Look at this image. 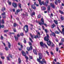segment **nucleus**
<instances>
[{
	"instance_id": "1",
	"label": "nucleus",
	"mask_w": 64,
	"mask_h": 64,
	"mask_svg": "<svg viewBox=\"0 0 64 64\" xmlns=\"http://www.w3.org/2000/svg\"><path fill=\"white\" fill-rule=\"evenodd\" d=\"M22 55H23L24 56V57H25V58H26V62H28V56H26V53H25V52L23 51H22Z\"/></svg>"
},
{
	"instance_id": "2",
	"label": "nucleus",
	"mask_w": 64,
	"mask_h": 64,
	"mask_svg": "<svg viewBox=\"0 0 64 64\" xmlns=\"http://www.w3.org/2000/svg\"><path fill=\"white\" fill-rule=\"evenodd\" d=\"M24 30L25 31L26 33L28 32V26L27 25L25 26L24 28Z\"/></svg>"
},
{
	"instance_id": "3",
	"label": "nucleus",
	"mask_w": 64,
	"mask_h": 64,
	"mask_svg": "<svg viewBox=\"0 0 64 64\" xmlns=\"http://www.w3.org/2000/svg\"><path fill=\"white\" fill-rule=\"evenodd\" d=\"M46 35L47 36L45 37L44 38V39L45 41H47L49 40V38L50 37L49 36V35L47 34H46Z\"/></svg>"
},
{
	"instance_id": "4",
	"label": "nucleus",
	"mask_w": 64,
	"mask_h": 64,
	"mask_svg": "<svg viewBox=\"0 0 64 64\" xmlns=\"http://www.w3.org/2000/svg\"><path fill=\"white\" fill-rule=\"evenodd\" d=\"M41 22H38V24L40 25H41L42 24L43 25L44 24V20H43V18H42L41 19Z\"/></svg>"
},
{
	"instance_id": "5",
	"label": "nucleus",
	"mask_w": 64,
	"mask_h": 64,
	"mask_svg": "<svg viewBox=\"0 0 64 64\" xmlns=\"http://www.w3.org/2000/svg\"><path fill=\"white\" fill-rule=\"evenodd\" d=\"M41 59H38V58L37 59V61L38 62H39V63H40V64H44V61L43 60L40 61Z\"/></svg>"
},
{
	"instance_id": "6",
	"label": "nucleus",
	"mask_w": 64,
	"mask_h": 64,
	"mask_svg": "<svg viewBox=\"0 0 64 64\" xmlns=\"http://www.w3.org/2000/svg\"><path fill=\"white\" fill-rule=\"evenodd\" d=\"M20 36V35L19 34H18L17 35V36H14V37L16 41H17V40H18V37H19Z\"/></svg>"
},
{
	"instance_id": "7",
	"label": "nucleus",
	"mask_w": 64,
	"mask_h": 64,
	"mask_svg": "<svg viewBox=\"0 0 64 64\" xmlns=\"http://www.w3.org/2000/svg\"><path fill=\"white\" fill-rule=\"evenodd\" d=\"M38 55L39 56V58L38 59H41L42 58V55L41 53H39Z\"/></svg>"
},
{
	"instance_id": "8",
	"label": "nucleus",
	"mask_w": 64,
	"mask_h": 64,
	"mask_svg": "<svg viewBox=\"0 0 64 64\" xmlns=\"http://www.w3.org/2000/svg\"><path fill=\"white\" fill-rule=\"evenodd\" d=\"M38 1L39 2V3L40 5H42V4H44V2L43 1H42L41 2V0H38Z\"/></svg>"
},
{
	"instance_id": "9",
	"label": "nucleus",
	"mask_w": 64,
	"mask_h": 64,
	"mask_svg": "<svg viewBox=\"0 0 64 64\" xmlns=\"http://www.w3.org/2000/svg\"><path fill=\"white\" fill-rule=\"evenodd\" d=\"M12 5L14 8H16L17 6V4L15 2L12 3Z\"/></svg>"
},
{
	"instance_id": "10",
	"label": "nucleus",
	"mask_w": 64,
	"mask_h": 64,
	"mask_svg": "<svg viewBox=\"0 0 64 64\" xmlns=\"http://www.w3.org/2000/svg\"><path fill=\"white\" fill-rule=\"evenodd\" d=\"M12 58V55L9 54L8 57V56L6 57V58H7L8 60H10V59L9 58Z\"/></svg>"
},
{
	"instance_id": "11",
	"label": "nucleus",
	"mask_w": 64,
	"mask_h": 64,
	"mask_svg": "<svg viewBox=\"0 0 64 64\" xmlns=\"http://www.w3.org/2000/svg\"><path fill=\"white\" fill-rule=\"evenodd\" d=\"M47 41V44L48 46H50L51 45V42L50 41V40H49V42L48 41Z\"/></svg>"
},
{
	"instance_id": "12",
	"label": "nucleus",
	"mask_w": 64,
	"mask_h": 64,
	"mask_svg": "<svg viewBox=\"0 0 64 64\" xmlns=\"http://www.w3.org/2000/svg\"><path fill=\"white\" fill-rule=\"evenodd\" d=\"M50 36H51L52 35L54 36V37H55L56 36V34H55V33L53 32L52 34H50Z\"/></svg>"
},
{
	"instance_id": "13",
	"label": "nucleus",
	"mask_w": 64,
	"mask_h": 64,
	"mask_svg": "<svg viewBox=\"0 0 64 64\" xmlns=\"http://www.w3.org/2000/svg\"><path fill=\"white\" fill-rule=\"evenodd\" d=\"M2 16H3V18L4 19H5V18H6V16L5 15V12H4L2 14Z\"/></svg>"
},
{
	"instance_id": "14",
	"label": "nucleus",
	"mask_w": 64,
	"mask_h": 64,
	"mask_svg": "<svg viewBox=\"0 0 64 64\" xmlns=\"http://www.w3.org/2000/svg\"><path fill=\"white\" fill-rule=\"evenodd\" d=\"M50 5L52 8H55V5L54 4H52V3H51L50 4Z\"/></svg>"
},
{
	"instance_id": "15",
	"label": "nucleus",
	"mask_w": 64,
	"mask_h": 64,
	"mask_svg": "<svg viewBox=\"0 0 64 64\" xmlns=\"http://www.w3.org/2000/svg\"><path fill=\"white\" fill-rule=\"evenodd\" d=\"M31 7L32 9H36V7L34 5H32L31 6Z\"/></svg>"
},
{
	"instance_id": "16",
	"label": "nucleus",
	"mask_w": 64,
	"mask_h": 64,
	"mask_svg": "<svg viewBox=\"0 0 64 64\" xmlns=\"http://www.w3.org/2000/svg\"><path fill=\"white\" fill-rule=\"evenodd\" d=\"M1 20H0V28H3L4 27V25H2V26L1 25Z\"/></svg>"
},
{
	"instance_id": "17",
	"label": "nucleus",
	"mask_w": 64,
	"mask_h": 64,
	"mask_svg": "<svg viewBox=\"0 0 64 64\" xmlns=\"http://www.w3.org/2000/svg\"><path fill=\"white\" fill-rule=\"evenodd\" d=\"M60 16H61L60 19L62 21L64 20V16H62V15H61Z\"/></svg>"
},
{
	"instance_id": "18",
	"label": "nucleus",
	"mask_w": 64,
	"mask_h": 64,
	"mask_svg": "<svg viewBox=\"0 0 64 64\" xmlns=\"http://www.w3.org/2000/svg\"><path fill=\"white\" fill-rule=\"evenodd\" d=\"M40 38V36H38V35H37L36 36H34V38H35L36 39V38Z\"/></svg>"
},
{
	"instance_id": "19",
	"label": "nucleus",
	"mask_w": 64,
	"mask_h": 64,
	"mask_svg": "<svg viewBox=\"0 0 64 64\" xmlns=\"http://www.w3.org/2000/svg\"><path fill=\"white\" fill-rule=\"evenodd\" d=\"M51 47H54L55 46V44L53 43V42H52L51 44H50Z\"/></svg>"
},
{
	"instance_id": "20",
	"label": "nucleus",
	"mask_w": 64,
	"mask_h": 64,
	"mask_svg": "<svg viewBox=\"0 0 64 64\" xmlns=\"http://www.w3.org/2000/svg\"><path fill=\"white\" fill-rule=\"evenodd\" d=\"M42 10H45L46 8L45 7H42L41 8Z\"/></svg>"
},
{
	"instance_id": "21",
	"label": "nucleus",
	"mask_w": 64,
	"mask_h": 64,
	"mask_svg": "<svg viewBox=\"0 0 64 64\" xmlns=\"http://www.w3.org/2000/svg\"><path fill=\"white\" fill-rule=\"evenodd\" d=\"M49 2V0H47V1H46L45 4L46 6H47L48 2Z\"/></svg>"
},
{
	"instance_id": "22",
	"label": "nucleus",
	"mask_w": 64,
	"mask_h": 64,
	"mask_svg": "<svg viewBox=\"0 0 64 64\" xmlns=\"http://www.w3.org/2000/svg\"><path fill=\"white\" fill-rule=\"evenodd\" d=\"M40 44L41 46H43V45H44V44H43V43L42 42H41L40 43Z\"/></svg>"
},
{
	"instance_id": "23",
	"label": "nucleus",
	"mask_w": 64,
	"mask_h": 64,
	"mask_svg": "<svg viewBox=\"0 0 64 64\" xmlns=\"http://www.w3.org/2000/svg\"><path fill=\"white\" fill-rule=\"evenodd\" d=\"M30 36H31V38H32V39H34V38H33V37L34 38V35H32V34H30Z\"/></svg>"
},
{
	"instance_id": "24",
	"label": "nucleus",
	"mask_w": 64,
	"mask_h": 64,
	"mask_svg": "<svg viewBox=\"0 0 64 64\" xmlns=\"http://www.w3.org/2000/svg\"><path fill=\"white\" fill-rule=\"evenodd\" d=\"M8 47L9 48H10V47H11V44H10V43H9V42H8Z\"/></svg>"
},
{
	"instance_id": "25",
	"label": "nucleus",
	"mask_w": 64,
	"mask_h": 64,
	"mask_svg": "<svg viewBox=\"0 0 64 64\" xmlns=\"http://www.w3.org/2000/svg\"><path fill=\"white\" fill-rule=\"evenodd\" d=\"M54 23L56 24H58V22L56 20H54Z\"/></svg>"
},
{
	"instance_id": "26",
	"label": "nucleus",
	"mask_w": 64,
	"mask_h": 64,
	"mask_svg": "<svg viewBox=\"0 0 64 64\" xmlns=\"http://www.w3.org/2000/svg\"><path fill=\"white\" fill-rule=\"evenodd\" d=\"M59 12L61 14H64V12L62 11H61V10H59Z\"/></svg>"
},
{
	"instance_id": "27",
	"label": "nucleus",
	"mask_w": 64,
	"mask_h": 64,
	"mask_svg": "<svg viewBox=\"0 0 64 64\" xmlns=\"http://www.w3.org/2000/svg\"><path fill=\"white\" fill-rule=\"evenodd\" d=\"M33 52L34 53V54H36V55H37V52H36V50H33Z\"/></svg>"
},
{
	"instance_id": "28",
	"label": "nucleus",
	"mask_w": 64,
	"mask_h": 64,
	"mask_svg": "<svg viewBox=\"0 0 64 64\" xmlns=\"http://www.w3.org/2000/svg\"><path fill=\"white\" fill-rule=\"evenodd\" d=\"M17 25V24L15 22L14 23V24L13 26L14 27H16V26Z\"/></svg>"
},
{
	"instance_id": "29",
	"label": "nucleus",
	"mask_w": 64,
	"mask_h": 64,
	"mask_svg": "<svg viewBox=\"0 0 64 64\" xmlns=\"http://www.w3.org/2000/svg\"><path fill=\"white\" fill-rule=\"evenodd\" d=\"M8 4L9 5H11V2H10L9 1V0H8Z\"/></svg>"
},
{
	"instance_id": "30",
	"label": "nucleus",
	"mask_w": 64,
	"mask_h": 64,
	"mask_svg": "<svg viewBox=\"0 0 64 64\" xmlns=\"http://www.w3.org/2000/svg\"><path fill=\"white\" fill-rule=\"evenodd\" d=\"M55 33H56V34H58L60 33V32H58V31L57 30L55 31Z\"/></svg>"
},
{
	"instance_id": "31",
	"label": "nucleus",
	"mask_w": 64,
	"mask_h": 64,
	"mask_svg": "<svg viewBox=\"0 0 64 64\" xmlns=\"http://www.w3.org/2000/svg\"><path fill=\"white\" fill-rule=\"evenodd\" d=\"M48 12H49V11H50V6H48Z\"/></svg>"
},
{
	"instance_id": "32",
	"label": "nucleus",
	"mask_w": 64,
	"mask_h": 64,
	"mask_svg": "<svg viewBox=\"0 0 64 64\" xmlns=\"http://www.w3.org/2000/svg\"><path fill=\"white\" fill-rule=\"evenodd\" d=\"M55 26V25L54 24H53L52 26L51 27L52 28H54Z\"/></svg>"
},
{
	"instance_id": "33",
	"label": "nucleus",
	"mask_w": 64,
	"mask_h": 64,
	"mask_svg": "<svg viewBox=\"0 0 64 64\" xmlns=\"http://www.w3.org/2000/svg\"><path fill=\"white\" fill-rule=\"evenodd\" d=\"M16 12H17L15 13V14H17L18 12H20V10H16Z\"/></svg>"
},
{
	"instance_id": "34",
	"label": "nucleus",
	"mask_w": 64,
	"mask_h": 64,
	"mask_svg": "<svg viewBox=\"0 0 64 64\" xmlns=\"http://www.w3.org/2000/svg\"><path fill=\"white\" fill-rule=\"evenodd\" d=\"M4 10H5V7H3L2 9V11H4Z\"/></svg>"
},
{
	"instance_id": "35",
	"label": "nucleus",
	"mask_w": 64,
	"mask_h": 64,
	"mask_svg": "<svg viewBox=\"0 0 64 64\" xmlns=\"http://www.w3.org/2000/svg\"><path fill=\"white\" fill-rule=\"evenodd\" d=\"M41 17V14H39L38 16V18H40Z\"/></svg>"
},
{
	"instance_id": "36",
	"label": "nucleus",
	"mask_w": 64,
	"mask_h": 64,
	"mask_svg": "<svg viewBox=\"0 0 64 64\" xmlns=\"http://www.w3.org/2000/svg\"><path fill=\"white\" fill-rule=\"evenodd\" d=\"M1 23L2 24H4V20H2L1 21Z\"/></svg>"
},
{
	"instance_id": "37",
	"label": "nucleus",
	"mask_w": 64,
	"mask_h": 64,
	"mask_svg": "<svg viewBox=\"0 0 64 64\" xmlns=\"http://www.w3.org/2000/svg\"><path fill=\"white\" fill-rule=\"evenodd\" d=\"M5 49L6 51H8V50H9V49H8V48L7 47H5Z\"/></svg>"
},
{
	"instance_id": "38",
	"label": "nucleus",
	"mask_w": 64,
	"mask_h": 64,
	"mask_svg": "<svg viewBox=\"0 0 64 64\" xmlns=\"http://www.w3.org/2000/svg\"><path fill=\"white\" fill-rule=\"evenodd\" d=\"M28 43L30 46H32V44L31 43V42H28Z\"/></svg>"
},
{
	"instance_id": "39",
	"label": "nucleus",
	"mask_w": 64,
	"mask_h": 64,
	"mask_svg": "<svg viewBox=\"0 0 64 64\" xmlns=\"http://www.w3.org/2000/svg\"><path fill=\"white\" fill-rule=\"evenodd\" d=\"M4 38L3 37V36H2V35H1V40H3V39Z\"/></svg>"
},
{
	"instance_id": "40",
	"label": "nucleus",
	"mask_w": 64,
	"mask_h": 64,
	"mask_svg": "<svg viewBox=\"0 0 64 64\" xmlns=\"http://www.w3.org/2000/svg\"><path fill=\"white\" fill-rule=\"evenodd\" d=\"M57 28H58V30H59V31H60V32L61 33H62V32H61V30H60V29H59V28H58V27H57Z\"/></svg>"
},
{
	"instance_id": "41",
	"label": "nucleus",
	"mask_w": 64,
	"mask_h": 64,
	"mask_svg": "<svg viewBox=\"0 0 64 64\" xmlns=\"http://www.w3.org/2000/svg\"><path fill=\"white\" fill-rule=\"evenodd\" d=\"M18 61L19 63H21V59L20 58H18Z\"/></svg>"
},
{
	"instance_id": "42",
	"label": "nucleus",
	"mask_w": 64,
	"mask_h": 64,
	"mask_svg": "<svg viewBox=\"0 0 64 64\" xmlns=\"http://www.w3.org/2000/svg\"><path fill=\"white\" fill-rule=\"evenodd\" d=\"M54 2L55 4H56V5H57V4H58V2L57 1V0L55 1Z\"/></svg>"
},
{
	"instance_id": "43",
	"label": "nucleus",
	"mask_w": 64,
	"mask_h": 64,
	"mask_svg": "<svg viewBox=\"0 0 64 64\" xmlns=\"http://www.w3.org/2000/svg\"><path fill=\"white\" fill-rule=\"evenodd\" d=\"M18 6L19 7H20V8H21V4H18Z\"/></svg>"
},
{
	"instance_id": "44",
	"label": "nucleus",
	"mask_w": 64,
	"mask_h": 64,
	"mask_svg": "<svg viewBox=\"0 0 64 64\" xmlns=\"http://www.w3.org/2000/svg\"><path fill=\"white\" fill-rule=\"evenodd\" d=\"M32 15H34L35 14V12H32Z\"/></svg>"
},
{
	"instance_id": "45",
	"label": "nucleus",
	"mask_w": 64,
	"mask_h": 64,
	"mask_svg": "<svg viewBox=\"0 0 64 64\" xmlns=\"http://www.w3.org/2000/svg\"><path fill=\"white\" fill-rule=\"evenodd\" d=\"M56 51H57V52H58V50H59V48H56Z\"/></svg>"
},
{
	"instance_id": "46",
	"label": "nucleus",
	"mask_w": 64,
	"mask_h": 64,
	"mask_svg": "<svg viewBox=\"0 0 64 64\" xmlns=\"http://www.w3.org/2000/svg\"><path fill=\"white\" fill-rule=\"evenodd\" d=\"M27 50H28V51H29V50H30V48H29V47H28L27 48Z\"/></svg>"
},
{
	"instance_id": "47",
	"label": "nucleus",
	"mask_w": 64,
	"mask_h": 64,
	"mask_svg": "<svg viewBox=\"0 0 64 64\" xmlns=\"http://www.w3.org/2000/svg\"><path fill=\"white\" fill-rule=\"evenodd\" d=\"M29 48L30 50H32V46H30Z\"/></svg>"
},
{
	"instance_id": "48",
	"label": "nucleus",
	"mask_w": 64,
	"mask_h": 64,
	"mask_svg": "<svg viewBox=\"0 0 64 64\" xmlns=\"http://www.w3.org/2000/svg\"><path fill=\"white\" fill-rule=\"evenodd\" d=\"M24 43H25V44H26V40H25V39H24Z\"/></svg>"
},
{
	"instance_id": "49",
	"label": "nucleus",
	"mask_w": 64,
	"mask_h": 64,
	"mask_svg": "<svg viewBox=\"0 0 64 64\" xmlns=\"http://www.w3.org/2000/svg\"><path fill=\"white\" fill-rule=\"evenodd\" d=\"M61 41L62 42H64V38H62L61 39Z\"/></svg>"
},
{
	"instance_id": "50",
	"label": "nucleus",
	"mask_w": 64,
	"mask_h": 64,
	"mask_svg": "<svg viewBox=\"0 0 64 64\" xmlns=\"http://www.w3.org/2000/svg\"><path fill=\"white\" fill-rule=\"evenodd\" d=\"M30 40V41L31 42H33V41L32 40V39L30 38H29Z\"/></svg>"
},
{
	"instance_id": "51",
	"label": "nucleus",
	"mask_w": 64,
	"mask_h": 64,
	"mask_svg": "<svg viewBox=\"0 0 64 64\" xmlns=\"http://www.w3.org/2000/svg\"><path fill=\"white\" fill-rule=\"evenodd\" d=\"M62 33L63 32H64V28H63L62 29Z\"/></svg>"
},
{
	"instance_id": "52",
	"label": "nucleus",
	"mask_w": 64,
	"mask_h": 64,
	"mask_svg": "<svg viewBox=\"0 0 64 64\" xmlns=\"http://www.w3.org/2000/svg\"><path fill=\"white\" fill-rule=\"evenodd\" d=\"M45 31L46 32V33L48 32V31H47V30L46 29H45Z\"/></svg>"
},
{
	"instance_id": "53",
	"label": "nucleus",
	"mask_w": 64,
	"mask_h": 64,
	"mask_svg": "<svg viewBox=\"0 0 64 64\" xmlns=\"http://www.w3.org/2000/svg\"><path fill=\"white\" fill-rule=\"evenodd\" d=\"M61 0H58V3H60V2H61Z\"/></svg>"
},
{
	"instance_id": "54",
	"label": "nucleus",
	"mask_w": 64,
	"mask_h": 64,
	"mask_svg": "<svg viewBox=\"0 0 64 64\" xmlns=\"http://www.w3.org/2000/svg\"><path fill=\"white\" fill-rule=\"evenodd\" d=\"M2 42V43L3 44H4V46H6V45H5V44L3 42Z\"/></svg>"
},
{
	"instance_id": "55",
	"label": "nucleus",
	"mask_w": 64,
	"mask_h": 64,
	"mask_svg": "<svg viewBox=\"0 0 64 64\" xmlns=\"http://www.w3.org/2000/svg\"><path fill=\"white\" fill-rule=\"evenodd\" d=\"M29 57L30 58V59H32V57L31 56H29Z\"/></svg>"
},
{
	"instance_id": "56",
	"label": "nucleus",
	"mask_w": 64,
	"mask_h": 64,
	"mask_svg": "<svg viewBox=\"0 0 64 64\" xmlns=\"http://www.w3.org/2000/svg\"><path fill=\"white\" fill-rule=\"evenodd\" d=\"M8 30H6L4 31V32H8Z\"/></svg>"
},
{
	"instance_id": "57",
	"label": "nucleus",
	"mask_w": 64,
	"mask_h": 64,
	"mask_svg": "<svg viewBox=\"0 0 64 64\" xmlns=\"http://www.w3.org/2000/svg\"><path fill=\"white\" fill-rule=\"evenodd\" d=\"M20 35H21V36H23V35H24V34H23V33H20Z\"/></svg>"
},
{
	"instance_id": "58",
	"label": "nucleus",
	"mask_w": 64,
	"mask_h": 64,
	"mask_svg": "<svg viewBox=\"0 0 64 64\" xmlns=\"http://www.w3.org/2000/svg\"><path fill=\"white\" fill-rule=\"evenodd\" d=\"M14 34V33H11V32H10L9 33V35H11V34Z\"/></svg>"
},
{
	"instance_id": "59",
	"label": "nucleus",
	"mask_w": 64,
	"mask_h": 64,
	"mask_svg": "<svg viewBox=\"0 0 64 64\" xmlns=\"http://www.w3.org/2000/svg\"><path fill=\"white\" fill-rule=\"evenodd\" d=\"M44 25H45V26H46V27H47V24H44Z\"/></svg>"
},
{
	"instance_id": "60",
	"label": "nucleus",
	"mask_w": 64,
	"mask_h": 64,
	"mask_svg": "<svg viewBox=\"0 0 64 64\" xmlns=\"http://www.w3.org/2000/svg\"><path fill=\"white\" fill-rule=\"evenodd\" d=\"M46 52L48 55H49V52H48L47 51H46Z\"/></svg>"
},
{
	"instance_id": "61",
	"label": "nucleus",
	"mask_w": 64,
	"mask_h": 64,
	"mask_svg": "<svg viewBox=\"0 0 64 64\" xmlns=\"http://www.w3.org/2000/svg\"><path fill=\"white\" fill-rule=\"evenodd\" d=\"M44 63L45 64H46V62L45 60H44Z\"/></svg>"
},
{
	"instance_id": "62",
	"label": "nucleus",
	"mask_w": 64,
	"mask_h": 64,
	"mask_svg": "<svg viewBox=\"0 0 64 64\" xmlns=\"http://www.w3.org/2000/svg\"><path fill=\"white\" fill-rule=\"evenodd\" d=\"M22 48H19V50H20V51H21V50H22Z\"/></svg>"
},
{
	"instance_id": "63",
	"label": "nucleus",
	"mask_w": 64,
	"mask_h": 64,
	"mask_svg": "<svg viewBox=\"0 0 64 64\" xmlns=\"http://www.w3.org/2000/svg\"><path fill=\"white\" fill-rule=\"evenodd\" d=\"M1 58H2V59H4V57L3 56H2L1 57Z\"/></svg>"
},
{
	"instance_id": "64",
	"label": "nucleus",
	"mask_w": 64,
	"mask_h": 64,
	"mask_svg": "<svg viewBox=\"0 0 64 64\" xmlns=\"http://www.w3.org/2000/svg\"><path fill=\"white\" fill-rule=\"evenodd\" d=\"M62 45V43H59V45L61 46Z\"/></svg>"
}]
</instances>
